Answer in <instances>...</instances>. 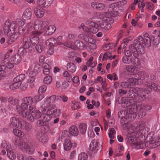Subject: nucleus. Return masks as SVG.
<instances>
[{
	"instance_id": "f257e3e1",
	"label": "nucleus",
	"mask_w": 160,
	"mask_h": 160,
	"mask_svg": "<svg viewBox=\"0 0 160 160\" xmlns=\"http://www.w3.org/2000/svg\"><path fill=\"white\" fill-rule=\"evenodd\" d=\"M24 25L23 21L19 19L17 21L10 22L6 20L4 23L3 30L4 33L8 37V43L11 44L18 39L20 35H23L26 30L29 31L32 26V23L31 22L28 23L25 28L22 27Z\"/></svg>"
},
{
	"instance_id": "f03ea898",
	"label": "nucleus",
	"mask_w": 160,
	"mask_h": 160,
	"mask_svg": "<svg viewBox=\"0 0 160 160\" xmlns=\"http://www.w3.org/2000/svg\"><path fill=\"white\" fill-rule=\"evenodd\" d=\"M33 100L31 96L23 98L21 100L20 105H17L15 108L21 116L31 122L39 119L42 116L38 110H35V106L32 104Z\"/></svg>"
},
{
	"instance_id": "7ed1b4c3",
	"label": "nucleus",
	"mask_w": 160,
	"mask_h": 160,
	"mask_svg": "<svg viewBox=\"0 0 160 160\" xmlns=\"http://www.w3.org/2000/svg\"><path fill=\"white\" fill-rule=\"evenodd\" d=\"M56 99V96L52 95L45 98L42 102L40 109L43 114L50 115L52 117H57L60 116L61 110L56 109L55 105L52 104Z\"/></svg>"
},
{
	"instance_id": "20e7f679",
	"label": "nucleus",
	"mask_w": 160,
	"mask_h": 160,
	"mask_svg": "<svg viewBox=\"0 0 160 160\" xmlns=\"http://www.w3.org/2000/svg\"><path fill=\"white\" fill-rule=\"evenodd\" d=\"M98 13L95 12H93L92 13L91 15H90L89 17V18L90 19H93L99 18V20L98 22H99V25L102 28L105 30H109L111 27V25L109 23L110 21L111 20V19L109 18L111 17H114L112 14V11L111 12H110L108 13V15H106L107 16L104 17H98L97 16V14Z\"/></svg>"
},
{
	"instance_id": "39448f33",
	"label": "nucleus",
	"mask_w": 160,
	"mask_h": 160,
	"mask_svg": "<svg viewBox=\"0 0 160 160\" xmlns=\"http://www.w3.org/2000/svg\"><path fill=\"white\" fill-rule=\"evenodd\" d=\"M151 38L147 37L143 39L142 36H139L138 37L137 39L134 41V44L135 45L138 44L137 47L138 52L140 54H143L145 52L144 45L148 48L150 47L151 46Z\"/></svg>"
},
{
	"instance_id": "423d86ee",
	"label": "nucleus",
	"mask_w": 160,
	"mask_h": 160,
	"mask_svg": "<svg viewBox=\"0 0 160 160\" xmlns=\"http://www.w3.org/2000/svg\"><path fill=\"white\" fill-rule=\"evenodd\" d=\"M134 44V41L132 44H131L129 46V50L126 51L125 52L126 56L128 57L131 56L132 54L135 58V61L137 62V64L140 65V61L138 57L139 56L138 52V50H137L136 48V46Z\"/></svg>"
},
{
	"instance_id": "0eeeda50",
	"label": "nucleus",
	"mask_w": 160,
	"mask_h": 160,
	"mask_svg": "<svg viewBox=\"0 0 160 160\" xmlns=\"http://www.w3.org/2000/svg\"><path fill=\"white\" fill-rule=\"evenodd\" d=\"M47 25L48 24L45 21H37L33 27L34 31L32 32L33 33H36L38 35H40L44 32Z\"/></svg>"
},
{
	"instance_id": "6e6552de",
	"label": "nucleus",
	"mask_w": 160,
	"mask_h": 160,
	"mask_svg": "<svg viewBox=\"0 0 160 160\" xmlns=\"http://www.w3.org/2000/svg\"><path fill=\"white\" fill-rule=\"evenodd\" d=\"M126 141L133 148L138 149L142 148V146L140 140L136 139L133 134L127 137Z\"/></svg>"
},
{
	"instance_id": "1a4fd4ad",
	"label": "nucleus",
	"mask_w": 160,
	"mask_h": 160,
	"mask_svg": "<svg viewBox=\"0 0 160 160\" xmlns=\"http://www.w3.org/2000/svg\"><path fill=\"white\" fill-rule=\"evenodd\" d=\"M145 73L142 72H138L135 75V78L129 79V82L133 85H141L143 83V80L145 79Z\"/></svg>"
},
{
	"instance_id": "9d476101",
	"label": "nucleus",
	"mask_w": 160,
	"mask_h": 160,
	"mask_svg": "<svg viewBox=\"0 0 160 160\" xmlns=\"http://www.w3.org/2000/svg\"><path fill=\"white\" fill-rule=\"evenodd\" d=\"M20 149L23 152H26L29 154H32L34 152V148L30 146L27 142L20 141L18 145Z\"/></svg>"
},
{
	"instance_id": "9b49d317",
	"label": "nucleus",
	"mask_w": 160,
	"mask_h": 160,
	"mask_svg": "<svg viewBox=\"0 0 160 160\" xmlns=\"http://www.w3.org/2000/svg\"><path fill=\"white\" fill-rule=\"evenodd\" d=\"M39 65L37 64L30 66L27 71V73L30 77L32 78L36 76L38 73Z\"/></svg>"
},
{
	"instance_id": "f8f14e48",
	"label": "nucleus",
	"mask_w": 160,
	"mask_h": 160,
	"mask_svg": "<svg viewBox=\"0 0 160 160\" xmlns=\"http://www.w3.org/2000/svg\"><path fill=\"white\" fill-rule=\"evenodd\" d=\"M92 36L91 33L86 32L84 34H80L78 36L79 38L84 40L87 43H92L95 42V40L92 38L89 37Z\"/></svg>"
},
{
	"instance_id": "ddd939ff",
	"label": "nucleus",
	"mask_w": 160,
	"mask_h": 160,
	"mask_svg": "<svg viewBox=\"0 0 160 160\" xmlns=\"http://www.w3.org/2000/svg\"><path fill=\"white\" fill-rule=\"evenodd\" d=\"M135 91L137 96L140 97L142 100H144L146 99L145 94H148V91L145 88H140L136 87L135 89Z\"/></svg>"
},
{
	"instance_id": "4468645a",
	"label": "nucleus",
	"mask_w": 160,
	"mask_h": 160,
	"mask_svg": "<svg viewBox=\"0 0 160 160\" xmlns=\"http://www.w3.org/2000/svg\"><path fill=\"white\" fill-rule=\"evenodd\" d=\"M34 12L37 18H41L44 15L45 10L41 7L36 6L34 8Z\"/></svg>"
},
{
	"instance_id": "2eb2a0df",
	"label": "nucleus",
	"mask_w": 160,
	"mask_h": 160,
	"mask_svg": "<svg viewBox=\"0 0 160 160\" xmlns=\"http://www.w3.org/2000/svg\"><path fill=\"white\" fill-rule=\"evenodd\" d=\"M10 122L11 127L19 128H21L22 127V124L20 120L15 117L11 118L10 119Z\"/></svg>"
},
{
	"instance_id": "dca6fc26",
	"label": "nucleus",
	"mask_w": 160,
	"mask_h": 160,
	"mask_svg": "<svg viewBox=\"0 0 160 160\" xmlns=\"http://www.w3.org/2000/svg\"><path fill=\"white\" fill-rule=\"evenodd\" d=\"M37 35H38L36 33H33L32 32L29 38L33 47L38 44L39 42V38Z\"/></svg>"
},
{
	"instance_id": "f3484780",
	"label": "nucleus",
	"mask_w": 160,
	"mask_h": 160,
	"mask_svg": "<svg viewBox=\"0 0 160 160\" xmlns=\"http://www.w3.org/2000/svg\"><path fill=\"white\" fill-rule=\"evenodd\" d=\"M31 43L29 38L25 37L23 40L22 45L26 48H30V50H32L34 48L32 45L31 46Z\"/></svg>"
},
{
	"instance_id": "a211bd4d",
	"label": "nucleus",
	"mask_w": 160,
	"mask_h": 160,
	"mask_svg": "<svg viewBox=\"0 0 160 160\" xmlns=\"http://www.w3.org/2000/svg\"><path fill=\"white\" fill-rule=\"evenodd\" d=\"M54 0H37V4L40 6L47 8L52 3Z\"/></svg>"
},
{
	"instance_id": "6ab92c4d",
	"label": "nucleus",
	"mask_w": 160,
	"mask_h": 160,
	"mask_svg": "<svg viewBox=\"0 0 160 160\" xmlns=\"http://www.w3.org/2000/svg\"><path fill=\"white\" fill-rule=\"evenodd\" d=\"M37 138L42 143H45L48 141V137L43 133L38 132L36 134Z\"/></svg>"
},
{
	"instance_id": "aec40b11",
	"label": "nucleus",
	"mask_w": 160,
	"mask_h": 160,
	"mask_svg": "<svg viewBox=\"0 0 160 160\" xmlns=\"http://www.w3.org/2000/svg\"><path fill=\"white\" fill-rule=\"evenodd\" d=\"M72 143L69 139H65L63 143V149L65 151L70 150L72 147Z\"/></svg>"
},
{
	"instance_id": "412c9836",
	"label": "nucleus",
	"mask_w": 160,
	"mask_h": 160,
	"mask_svg": "<svg viewBox=\"0 0 160 160\" xmlns=\"http://www.w3.org/2000/svg\"><path fill=\"white\" fill-rule=\"evenodd\" d=\"M32 15L31 9L30 8H27L24 12L22 15L23 18L26 20L30 19Z\"/></svg>"
},
{
	"instance_id": "4be33fe9",
	"label": "nucleus",
	"mask_w": 160,
	"mask_h": 160,
	"mask_svg": "<svg viewBox=\"0 0 160 160\" xmlns=\"http://www.w3.org/2000/svg\"><path fill=\"white\" fill-rule=\"evenodd\" d=\"M91 7L93 8L98 10L103 9L105 7L103 3H100L95 2H92L91 4Z\"/></svg>"
},
{
	"instance_id": "5701e85b",
	"label": "nucleus",
	"mask_w": 160,
	"mask_h": 160,
	"mask_svg": "<svg viewBox=\"0 0 160 160\" xmlns=\"http://www.w3.org/2000/svg\"><path fill=\"white\" fill-rule=\"evenodd\" d=\"M56 28L53 25L49 26L45 30H44V34L45 35H51L53 33L56 31Z\"/></svg>"
},
{
	"instance_id": "b1692460",
	"label": "nucleus",
	"mask_w": 160,
	"mask_h": 160,
	"mask_svg": "<svg viewBox=\"0 0 160 160\" xmlns=\"http://www.w3.org/2000/svg\"><path fill=\"white\" fill-rule=\"evenodd\" d=\"M11 61L14 64H18L21 61V58L18 55H15L11 57L10 58Z\"/></svg>"
},
{
	"instance_id": "393cba45",
	"label": "nucleus",
	"mask_w": 160,
	"mask_h": 160,
	"mask_svg": "<svg viewBox=\"0 0 160 160\" xmlns=\"http://www.w3.org/2000/svg\"><path fill=\"white\" fill-rule=\"evenodd\" d=\"M69 132L71 135L74 136H77L79 133L78 129L75 126H72L70 127Z\"/></svg>"
},
{
	"instance_id": "a878e982",
	"label": "nucleus",
	"mask_w": 160,
	"mask_h": 160,
	"mask_svg": "<svg viewBox=\"0 0 160 160\" xmlns=\"http://www.w3.org/2000/svg\"><path fill=\"white\" fill-rule=\"evenodd\" d=\"M74 44L78 48L81 50H85L87 48V46L82 42L79 40H76L74 42Z\"/></svg>"
},
{
	"instance_id": "bb28decb",
	"label": "nucleus",
	"mask_w": 160,
	"mask_h": 160,
	"mask_svg": "<svg viewBox=\"0 0 160 160\" xmlns=\"http://www.w3.org/2000/svg\"><path fill=\"white\" fill-rule=\"evenodd\" d=\"M8 102L13 105H16V107L17 105H18L19 103V100L13 97H10L8 99Z\"/></svg>"
},
{
	"instance_id": "cd10ccee",
	"label": "nucleus",
	"mask_w": 160,
	"mask_h": 160,
	"mask_svg": "<svg viewBox=\"0 0 160 160\" xmlns=\"http://www.w3.org/2000/svg\"><path fill=\"white\" fill-rule=\"evenodd\" d=\"M67 67L68 70L72 73L74 72L76 70V66L72 63H68Z\"/></svg>"
},
{
	"instance_id": "c85d7f7f",
	"label": "nucleus",
	"mask_w": 160,
	"mask_h": 160,
	"mask_svg": "<svg viewBox=\"0 0 160 160\" xmlns=\"http://www.w3.org/2000/svg\"><path fill=\"white\" fill-rule=\"evenodd\" d=\"M134 61H132L131 60H129L128 57L126 55L124 56L122 59V61L124 63L129 64L131 62L133 65L136 66L139 65L137 64V62L135 61V60L134 59Z\"/></svg>"
},
{
	"instance_id": "c756f323",
	"label": "nucleus",
	"mask_w": 160,
	"mask_h": 160,
	"mask_svg": "<svg viewBox=\"0 0 160 160\" xmlns=\"http://www.w3.org/2000/svg\"><path fill=\"white\" fill-rule=\"evenodd\" d=\"M147 87L150 89H153L155 91L158 92L160 90V87L158 86L156 84L151 82L147 85Z\"/></svg>"
},
{
	"instance_id": "7c9ffc66",
	"label": "nucleus",
	"mask_w": 160,
	"mask_h": 160,
	"mask_svg": "<svg viewBox=\"0 0 160 160\" xmlns=\"http://www.w3.org/2000/svg\"><path fill=\"white\" fill-rule=\"evenodd\" d=\"M21 83L16 81L13 82L9 85V88L11 90H14L18 88L21 85Z\"/></svg>"
},
{
	"instance_id": "2f4dec72",
	"label": "nucleus",
	"mask_w": 160,
	"mask_h": 160,
	"mask_svg": "<svg viewBox=\"0 0 160 160\" xmlns=\"http://www.w3.org/2000/svg\"><path fill=\"white\" fill-rule=\"evenodd\" d=\"M88 158L87 154L85 152H82L78 155V160H88Z\"/></svg>"
},
{
	"instance_id": "473e14b6",
	"label": "nucleus",
	"mask_w": 160,
	"mask_h": 160,
	"mask_svg": "<svg viewBox=\"0 0 160 160\" xmlns=\"http://www.w3.org/2000/svg\"><path fill=\"white\" fill-rule=\"evenodd\" d=\"M122 127L124 129H128V131L131 133H133L134 130H133V127L131 126L130 123L127 122L123 124Z\"/></svg>"
},
{
	"instance_id": "72a5a7b5",
	"label": "nucleus",
	"mask_w": 160,
	"mask_h": 160,
	"mask_svg": "<svg viewBox=\"0 0 160 160\" xmlns=\"http://www.w3.org/2000/svg\"><path fill=\"white\" fill-rule=\"evenodd\" d=\"M25 78V76L24 74H21L18 75L13 79V82L17 81V82L21 83L22 81H23Z\"/></svg>"
},
{
	"instance_id": "f704fd0d",
	"label": "nucleus",
	"mask_w": 160,
	"mask_h": 160,
	"mask_svg": "<svg viewBox=\"0 0 160 160\" xmlns=\"http://www.w3.org/2000/svg\"><path fill=\"white\" fill-rule=\"evenodd\" d=\"M52 78L50 75L45 76L43 79V82L44 83L47 84H50L52 82Z\"/></svg>"
},
{
	"instance_id": "c9c22d12",
	"label": "nucleus",
	"mask_w": 160,
	"mask_h": 160,
	"mask_svg": "<svg viewBox=\"0 0 160 160\" xmlns=\"http://www.w3.org/2000/svg\"><path fill=\"white\" fill-rule=\"evenodd\" d=\"M151 40H152V44L154 45H157L160 42V37L157 36L155 37L152 36L151 38Z\"/></svg>"
},
{
	"instance_id": "e433bc0d",
	"label": "nucleus",
	"mask_w": 160,
	"mask_h": 160,
	"mask_svg": "<svg viewBox=\"0 0 160 160\" xmlns=\"http://www.w3.org/2000/svg\"><path fill=\"white\" fill-rule=\"evenodd\" d=\"M13 132L14 134L18 137H22L24 136V133L18 129H14L13 130Z\"/></svg>"
},
{
	"instance_id": "4c0bfd02",
	"label": "nucleus",
	"mask_w": 160,
	"mask_h": 160,
	"mask_svg": "<svg viewBox=\"0 0 160 160\" xmlns=\"http://www.w3.org/2000/svg\"><path fill=\"white\" fill-rule=\"evenodd\" d=\"M79 129L82 134H84L86 132L87 129V125L83 123H81L79 125Z\"/></svg>"
},
{
	"instance_id": "58836bf2",
	"label": "nucleus",
	"mask_w": 160,
	"mask_h": 160,
	"mask_svg": "<svg viewBox=\"0 0 160 160\" xmlns=\"http://www.w3.org/2000/svg\"><path fill=\"white\" fill-rule=\"evenodd\" d=\"M45 97L44 95L43 94H40L35 96L33 98H32L33 100V102L34 101L35 102L37 103L39 101H41Z\"/></svg>"
},
{
	"instance_id": "ea45409f",
	"label": "nucleus",
	"mask_w": 160,
	"mask_h": 160,
	"mask_svg": "<svg viewBox=\"0 0 160 160\" xmlns=\"http://www.w3.org/2000/svg\"><path fill=\"white\" fill-rule=\"evenodd\" d=\"M1 146L2 148H5L6 150L11 148V146L9 142L4 140L2 141L1 143Z\"/></svg>"
},
{
	"instance_id": "a19ab883",
	"label": "nucleus",
	"mask_w": 160,
	"mask_h": 160,
	"mask_svg": "<svg viewBox=\"0 0 160 160\" xmlns=\"http://www.w3.org/2000/svg\"><path fill=\"white\" fill-rule=\"evenodd\" d=\"M108 133L109 138L111 139H113L115 137L116 131L113 128H110L108 129Z\"/></svg>"
},
{
	"instance_id": "79ce46f5",
	"label": "nucleus",
	"mask_w": 160,
	"mask_h": 160,
	"mask_svg": "<svg viewBox=\"0 0 160 160\" xmlns=\"http://www.w3.org/2000/svg\"><path fill=\"white\" fill-rule=\"evenodd\" d=\"M71 108L73 110H76L79 108L80 106L79 103L76 101H73L70 104Z\"/></svg>"
},
{
	"instance_id": "37998d69",
	"label": "nucleus",
	"mask_w": 160,
	"mask_h": 160,
	"mask_svg": "<svg viewBox=\"0 0 160 160\" xmlns=\"http://www.w3.org/2000/svg\"><path fill=\"white\" fill-rule=\"evenodd\" d=\"M46 44L47 46L51 47H53L54 44H55V39L54 38H51L47 40L46 42Z\"/></svg>"
},
{
	"instance_id": "c03bdc74",
	"label": "nucleus",
	"mask_w": 160,
	"mask_h": 160,
	"mask_svg": "<svg viewBox=\"0 0 160 160\" xmlns=\"http://www.w3.org/2000/svg\"><path fill=\"white\" fill-rule=\"evenodd\" d=\"M6 151L7 152V155L8 158L12 160H15L16 158V156L14 152L9 149Z\"/></svg>"
},
{
	"instance_id": "a18cd8bd",
	"label": "nucleus",
	"mask_w": 160,
	"mask_h": 160,
	"mask_svg": "<svg viewBox=\"0 0 160 160\" xmlns=\"http://www.w3.org/2000/svg\"><path fill=\"white\" fill-rule=\"evenodd\" d=\"M88 137L90 138H93L95 136L92 126H89L88 130Z\"/></svg>"
},
{
	"instance_id": "49530a36",
	"label": "nucleus",
	"mask_w": 160,
	"mask_h": 160,
	"mask_svg": "<svg viewBox=\"0 0 160 160\" xmlns=\"http://www.w3.org/2000/svg\"><path fill=\"white\" fill-rule=\"evenodd\" d=\"M64 77L66 78L67 81L69 82H70L72 80V77L70 74L69 73L68 71H65L63 73Z\"/></svg>"
},
{
	"instance_id": "de8ad7c7",
	"label": "nucleus",
	"mask_w": 160,
	"mask_h": 160,
	"mask_svg": "<svg viewBox=\"0 0 160 160\" xmlns=\"http://www.w3.org/2000/svg\"><path fill=\"white\" fill-rule=\"evenodd\" d=\"M113 58L111 57V53L109 52H107L106 53H105L103 55L102 59L103 60H106L108 59H112L114 58L115 56L113 55Z\"/></svg>"
},
{
	"instance_id": "09e8293b",
	"label": "nucleus",
	"mask_w": 160,
	"mask_h": 160,
	"mask_svg": "<svg viewBox=\"0 0 160 160\" xmlns=\"http://www.w3.org/2000/svg\"><path fill=\"white\" fill-rule=\"evenodd\" d=\"M98 145V143L95 141H92L90 143L89 147L90 149L92 150H94L96 149Z\"/></svg>"
},
{
	"instance_id": "8fccbe9b",
	"label": "nucleus",
	"mask_w": 160,
	"mask_h": 160,
	"mask_svg": "<svg viewBox=\"0 0 160 160\" xmlns=\"http://www.w3.org/2000/svg\"><path fill=\"white\" fill-rule=\"evenodd\" d=\"M145 126V123L144 122L141 121L139 122L137 124V129H136V131L139 130H142Z\"/></svg>"
},
{
	"instance_id": "3c124183",
	"label": "nucleus",
	"mask_w": 160,
	"mask_h": 160,
	"mask_svg": "<svg viewBox=\"0 0 160 160\" xmlns=\"http://www.w3.org/2000/svg\"><path fill=\"white\" fill-rule=\"evenodd\" d=\"M8 115L7 112L5 109L1 108L0 109V117L1 118H4Z\"/></svg>"
},
{
	"instance_id": "603ef678",
	"label": "nucleus",
	"mask_w": 160,
	"mask_h": 160,
	"mask_svg": "<svg viewBox=\"0 0 160 160\" xmlns=\"http://www.w3.org/2000/svg\"><path fill=\"white\" fill-rule=\"evenodd\" d=\"M24 47H21L18 50V52L19 54L22 56H24L26 54V50Z\"/></svg>"
},
{
	"instance_id": "864d4df0",
	"label": "nucleus",
	"mask_w": 160,
	"mask_h": 160,
	"mask_svg": "<svg viewBox=\"0 0 160 160\" xmlns=\"http://www.w3.org/2000/svg\"><path fill=\"white\" fill-rule=\"evenodd\" d=\"M94 43V42L88 43V44L90 43L88 46V51L92 52L93 50L96 48V45Z\"/></svg>"
},
{
	"instance_id": "5fc2aeb1",
	"label": "nucleus",
	"mask_w": 160,
	"mask_h": 160,
	"mask_svg": "<svg viewBox=\"0 0 160 160\" xmlns=\"http://www.w3.org/2000/svg\"><path fill=\"white\" fill-rule=\"evenodd\" d=\"M47 87L45 85H42L39 88L38 92L39 93H44L46 91Z\"/></svg>"
},
{
	"instance_id": "6e6d98bb",
	"label": "nucleus",
	"mask_w": 160,
	"mask_h": 160,
	"mask_svg": "<svg viewBox=\"0 0 160 160\" xmlns=\"http://www.w3.org/2000/svg\"><path fill=\"white\" fill-rule=\"evenodd\" d=\"M126 70L129 72L132 73L135 70V68L133 66L128 65L126 67Z\"/></svg>"
},
{
	"instance_id": "4d7b16f0",
	"label": "nucleus",
	"mask_w": 160,
	"mask_h": 160,
	"mask_svg": "<svg viewBox=\"0 0 160 160\" xmlns=\"http://www.w3.org/2000/svg\"><path fill=\"white\" fill-rule=\"evenodd\" d=\"M98 25H96L94 27L90 28V29L89 31V32H91L92 33H96L98 31Z\"/></svg>"
},
{
	"instance_id": "13d9d810",
	"label": "nucleus",
	"mask_w": 160,
	"mask_h": 160,
	"mask_svg": "<svg viewBox=\"0 0 160 160\" xmlns=\"http://www.w3.org/2000/svg\"><path fill=\"white\" fill-rule=\"evenodd\" d=\"M44 116L43 118V121L45 122H48L50 121L51 119V117H52L50 115H48L46 114H44Z\"/></svg>"
},
{
	"instance_id": "bf43d9fd",
	"label": "nucleus",
	"mask_w": 160,
	"mask_h": 160,
	"mask_svg": "<svg viewBox=\"0 0 160 160\" xmlns=\"http://www.w3.org/2000/svg\"><path fill=\"white\" fill-rule=\"evenodd\" d=\"M72 81L74 83L77 84V85H78L80 83L79 78L77 76H74L72 78Z\"/></svg>"
},
{
	"instance_id": "052dcab7",
	"label": "nucleus",
	"mask_w": 160,
	"mask_h": 160,
	"mask_svg": "<svg viewBox=\"0 0 160 160\" xmlns=\"http://www.w3.org/2000/svg\"><path fill=\"white\" fill-rule=\"evenodd\" d=\"M14 64L11 61V60L10 59L9 61L6 64V67L7 68L12 69L13 68Z\"/></svg>"
},
{
	"instance_id": "680f3d73",
	"label": "nucleus",
	"mask_w": 160,
	"mask_h": 160,
	"mask_svg": "<svg viewBox=\"0 0 160 160\" xmlns=\"http://www.w3.org/2000/svg\"><path fill=\"white\" fill-rule=\"evenodd\" d=\"M77 154V152L76 150H74L72 151L69 155V158L71 159H73L75 157Z\"/></svg>"
},
{
	"instance_id": "e2e57ef3",
	"label": "nucleus",
	"mask_w": 160,
	"mask_h": 160,
	"mask_svg": "<svg viewBox=\"0 0 160 160\" xmlns=\"http://www.w3.org/2000/svg\"><path fill=\"white\" fill-rule=\"evenodd\" d=\"M59 98H61L62 100L64 102H66L68 100V98L65 96H56V100L59 99Z\"/></svg>"
},
{
	"instance_id": "0e129e2a",
	"label": "nucleus",
	"mask_w": 160,
	"mask_h": 160,
	"mask_svg": "<svg viewBox=\"0 0 160 160\" xmlns=\"http://www.w3.org/2000/svg\"><path fill=\"white\" fill-rule=\"evenodd\" d=\"M68 132L67 131H63L62 133L61 138L62 139L63 138H66L68 137Z\"/></svg>"
},
{
	"instance_id": "69168bd1",
	"label": "nucleus",
	"mask_w": 160,
	"mask_h": 160,
	"mask_svg": "<svg viewBox=\"0 0 160 160\" xmlns=\"http://www.w3.org/2000/svg\"><path fill=\"white\" fill-rule=\"evenodd\" d=\"M86 24L89 26H90L91 28L94 27L96 25H98L97 24L95 23L94 22L91 21H87L86 22Z\"/></svg>"
},
{
	"instance_id": "338daca9",
	"label": "nucleus",
	"mask_w": 160,
	"mask_h": 160,
	"mask_svg": "<svg viewBox=\"0 0 160 160\" xmlns=\"http://www.w3.org/2000/svg\"><path fill=\"white\" fill-rule=\"evenodd\" d=\"M35 46L37 51L39 53H41L43 49L42 47L40 45L37 44Z\"/></svg>"
},
{
	"instance_id": "774afa93",
	"label": "nucleus",
	"mask_w": 160,
	"mask_h": 160,
	"mask_svg": "<svg viewBox=\"0 0 160 160\" xmlns=\"http://www.w3.org/2000/svg\"><path fill=\"white\" fill-rule=\"evenodd\" d=\"M79 29H82L83 30L86 32H88L89 31V29L88 28L84 26V24L83 23H82L81 25L79 27Z\"/></svg>"
}]
</instances>
